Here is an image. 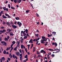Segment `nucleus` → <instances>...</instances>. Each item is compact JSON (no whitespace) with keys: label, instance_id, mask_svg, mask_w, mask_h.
<instances>
[{"label":"nucleus","instance_id":"nucleus-1","mask_svg":"<svg viewBox=\"0 0 62 62\" xmlns=\"http://www.w3.org/2000/svg\"><path fill=\"white\" fill-rule=\"evenodd\" d=\"M17 24L19 25L20 27L22 25V23L20 22H18L17 23Z\"/></svg>","mask_w":62,"mask_h":62},{"label":"nucleus","instance_id":"nucleus-2","mask_svg":"<svg viewBox=\"0 0 62 62\" xmlns=\"http://www.w3.org/2000/svg\"><path fill=\"white\" fill-rule=\"evenodd\" d=\"M15 54H13V58H16V59H18V58H17V56H15Z\"/></svg>","mask_w":62,"mask_h":62},{"label":"nucleus","instance_id":"nucleus-3","mask_svg":"<svg viewBox=\"0 0 62 62\" xmlns=\"http://www.w3.org/2000/svg\"><path fill=\"white\" fill-rule=\"evenodd\" d=\"M52 45H55V46L56 47V46H57V43H56V42H55V43H52Z\"/></svg>","mask_w":62,"mask_h":62},{"label":"nucleus","instance_id":"nucleus-4","mask_svg":"<svg viewBox=\"0 0 62 62\" xmlns=\"http://www.w3.org/2000/svg\"><path fill=\"white\" fill-rule=\"evenodd\" d=\"M3 61H4V60H5V58L4 57H3L1 58V61H0V62H2V61L3 60Z\"/></svg>","mask_w":62,"mask_h":62},{"label":"nucleus","instance_id":"nucleus-5","mask_svg":"<svg viewBox=\"0 0 62 62\" xmlns=\"http://www.w3.org/2000/svg\"><path fill=\"white\" fill-rule=\"evenodd\" d=\"M12 26L13 28H14V29H15V28H16L17 27V26L15 25H12Z\"/></svg>","mask_w":62,"mask_h":62},{"label":"nucleus","instance_id":"nucleus-6","mask_svg":"<svg viewBox=\"0 0 62 62\" xmlns=\"http://www.w3.org/2000/svg\"><path fill=\"white\" fill-rule=\"evenodd\" d=\"M40 53H44L45 54L46 53V52L45 51L43 50H42L41 51Z\"/></svg>","mask_w":62,"mask_h":62},{"label":"nucleus","instance_id":"nucleus-7","mask_svg":"<svg viewBox=\"0 0 62 62\" xmlns=\"http://www.w3.org/2000/svg\"><path fill=\"white\" fill-rule=\"evenodd\" d=\"M16 55H18V56H19V55H20V52H16Z\"/></svg>","mask_w":62,"mask_h":62},{"label":"nucleus","instance_id":"nucleus-8","mask_svg":"<svg viewBox=\"0 0 62 62\" xmlns=\"http://www.w3.org/2000/svg\"><path fill=\"white\" fill-rule=\"evenodd\" d=\"M41 40H42V41H46L47 40L46 39V38H45L43 39H42Z\"/></svg>","mask_w":62,"mask_h":62},{"label":"nucleus","instance_id":"nucleus-9","mask_svg":"<svg viewBox=\"0 0 62 62\" xmlns=\"http://www.w3.org/2000/svg\"><path fill=\"white\" fill-rule=\"evenodd\" d=\"M10 36H14V34H13L12 32L9 33Z\"/></svg>","mask_w":62,"mask_h":62},{"label":"nucleus","instance_id":"nucleus-10","mask_svg":"<svg viewBox=\"0 0 62 62\" xmlns=\"http://www.w3.org/2000/svg\"><path fill=\"white\" fill-rule=\"evenodd\" d=\"M56 52H55V53H58V52H59V51H60L57 48H56Z\"/></svg>","mask_w":62,"mask_h":62},{"label":"nucleus","instance_id":"nucleus-11","mask_svg":"<svg viewBox=\"0 0 62 62\" xmlns=\"http://www.w3.org/2000/svg\"><path fill=\"white\" fill-rule=\"evenodd\" d=\"M3 45H5V46H7V43L4 41H3Z\"/></svg>","mask_w":62,"mask_h":62},{"label":"nucleus","instance_id":"nucleus-12","mask_svg":"<svg viewBox=\"0 0 62 62\" xmlns=\"http://www.w3.org/2000/svg\"><path fill=\"white\" fill-rule=\"evenodd\" d=\"M9 56L10 57V58H11L12 57V56L11 55V54L10 53L9 54Z\"/></svg>","mask_w":62,"mask_h":62},{"label":"nucleus","instance_id":"nucleus-13","mask_svg":"<svg viewBox=\"0 0 62 62\" xmlns=\"http://www.w3.org/2000/svg\"><path fill=\"white\" fill-rule=\"evenodd\" d=\"M22 56H23L22 54H19V58H22Z\"/></svg>","mask_w":62,"mask_h":62},{"label":"nucleus","instance_id":"nucleus-14","mask_svg":"<svg viewBox=\"0 0 62 62\" xmlns=\"http://www.w3.org/2000/svg\"><path fill=\"white\" fill-rule=\"evenodd\" d=\"M27 35H26L24 37H23V39H27Z\"/></svg>","mask_w":62,"mask_h":62},{"label":"nucleus","instance_id":"nucleus-15","mask_svg":"<svg viewBox=\"0 0 62 62\" xmlns=\"http://www.w3.org/2000/svg\"><path fill=\"white\" fill-rule=\"evenodd\" d=\"M2 17L4 19H6V18H7V16H4V15H3Z\"/></svg>","mask_w":62,"mask_h":62},{"label":"nucleus","instance_id":"nucleus-16","mask_svg":"<svg viewBox=\"0 0 62 62\" xmlns=\"http://www.w3.org/2000/svg\"><path fill=\"white\" fill-rule=\"evenodd\" d=\"M15 19L16 20H20V18L19 17H15Z\"/></svg>","mask_w":62,"mask_h":62},{"label":"nucleus","instance_id":"nucleus-17","mask_svg":"<svg viewBox=\"0 0 62 62\" xmlns=\"http://www.w3.org/2000/svg\"><path fill=\"white\" fill-rule=\"evenodd\" d=\"M17 48H18V47H17V46H16V47L14 48V51H16V50H17Z\"/></svg>","mask_w":62,"mask_h":62},{"label":"nucleus","instance_id":"nucleus-18","mask_svg":"<svg viewBox=\"0 0 62 62\" xmlns=\"http://www.w3.org/2000/svg\"><path fill=\"white\" fill-rule=\"evenodd\" d=\"M21 2H22V0H18V1L17 3H20Z\"/></svg>","mask_w":62,"mask_h":62},{"label":"nucleus","instance_id":"nucleus-19","mask_svg":"<svg viewBox=\"0 0 62 62\" xmlns=\"http://www.w3.org/2000/svg\"><path fill=\"white\" fill-rule=\"evenodd\" d=\"M18 0H14V2L15 3H17V1H18Z\"/></svg>","mask_w":62,"mask_h":62},{"label":"nucleus","instance_id":"nucleus-20","mask_svg":"<svg viewBox=\"0 0 62 62\" xmlns=\"http://www.w3.org/2000/svg\"><path fill=\"white\" fill-rule=\"evenodd\" d=\"M44 60H45V61H46V60H47L48 59L47 58V57H45L44 58Z\"/></svg>","mask_w":62,"mask_h":62},{"label":"nucleus","instance_id":"nucleus-21","mask_svg":"<svg viewBox=\"0 0 62 62\" xmlns=\"http://www.w3.org/2000/svg\"><path fill=\"white\" fill-rule=\"evenodd\" d=\"M21 49H23V45H21Z\"/></svg>","mask_w":62,"mask_h":62},{"label":"nucleus","instance_id":"nucleus-22","mask_svg":"<svg viewBox=\"0 0 62 62\" xmlns=\"http://www.w3.org/2000/svg\"><path fill=\"white\" fill-rule=\"evenodd\" d=\"M28 31L27 29H26L25 30V32H26V33H27V34L28 33Z\"/></svg>","mask_w":62,"mask_h":62},{"label":"nucleus","instance_id":"nucleus-23","mask_svg":"<svg viewBox=\"0 0 62 62\" xmlns=\"http://www.w3.org/2000/svg\"><path fill=\"white\" fill-rule=\"evenodd\" d=\"M29 11H30V10H28L26 11V12L27 13H29Z\"/></svg>","mask_w":62,"mask_h":62},{"label":"nucleus","instance_id":"nucleus-24","mask_svg":"<svg viewBox=\"0 0 62 62\" xmlns=\"http://www.w3.org/2000/svg\"><path fill=\"white\" fill-rule=\"evenodd\" d=\"M24 58H28V56H27V55H26L24 57Z\"/></svg>","mask_w":62,"mask_h":62},{"label":"nucleus","instance_id":"nucleus-25","mask_svg":"<svg viewBox=\"0 0 62 62\" xmlns=\"http://www.w3.org/2000/svg\"><path fill=\"white\" fill-rule=\"evenodd\" d=\"M41 40V43H45V42H44L43 41H42V40Z\"/></svg>","mask_w":62,"mask_h":62},{"label":"nucleus","instance_id":"nucleus-26","mask_svg":"<svg viewBox=\"0 0 62 62\" xmlns=\"http://www.w3.org/2000/svg\"><path fill=\"white\" fill-rule=\"evenodd\" d=\"M35 34V36H36L37 37H39V34Z\"/></svg>","mask_w":62,"mask_h":62},{"label":"nucleus","instance_id":"nucleus-27","mask_svg":"<svg viewBox=\"0 0 62 62\" xmlns=\"http://www.w3.org/2000/svg\"><path fill=\"white\" fill-rule=\"evenodd\" d=\"M16 43V42H15V41H13L12 42V43L13 44H12L14 45V44H15Z\"/></svg>","mask_w":62,"mask_h":62},{"label":"nucleus","instance_id":"nucleus-28","mask_svg":"<svg viewBox=\"0 0 62 62\" xmlns=\"http://www.w3.org/2000/svg\"><path fill=\"white\" fill-rule=\"evenodd\" d=\"M3 53L5 54H6V51L5 50L3 52Z\"/></svg>","mask_w":62,"mask_h":62},{"label":"nucleus","instance_id":"nucleus-29","mask_svg":"<svg viewBox=\"0 0 62 62\" xmlns=\"http://www.w3.org/2000/svg\"><path fill=\"white\" fill-rule=\"evenodd\" d=\"M4 40L5 41H7L8 40V39L6 37H5V38L4 39Z\"/></svg>","mask_w":62,"mask_h":62},{"label":"nucleus","instance_id":"nucleus-30","mask_svg":"<svg viewBox=\"0 0 62 62\" xmlns=\"http://www.w3.org/2000/svg\"><path fill=\"white\" fill-rule=\"evenodd\" d=\"M6 7H4L3 8V9L5 11V10H6Z\"/></svg>","mask_w":62,"mask_h":62},{"label":"nucleus","instance_id":"nucleus-31","mask_svg":"<svg viewBox=\"0 0 62 62\" xmlns=\"http://www.w3.org/2000/svg\"><path fill=\"white\" fill-rule=\"evenodd\" d=\"M6 31L5 30H3L2 31V32H3V33H4L5 32H6Z\"/></svg>","mask_w":62,"mask_h":62},{"label":"nucleus","instance_id":"nucleus-32","mask_svg":"<svg viewBox=\"0 0 62 62\" xmlns=\"http://www.w3.org/2000/svg\"><path fill=\"white\" fill-rule=\"evenodd\" d=\"M11 8H12V9H15V8L13 7H11Z\"/></svg>","mask_w":62,"mask_h":62},{"label":"nucleus","instance_id":"nucleus-33","mask_svg":"<svg viewBox=\"0 0 62 62\" xmlns=\"http://www.w3.org/2000/svg\"><path fill=\"white\" fill-rule=\"evenodd\" d=\"M0 12L1 14H4V12L3 11H1Z\"/></svg>","mask_w":62,"mask_h":62},{"label":"nucleus","instance_id":"nucleus-34","mask_svg":"<svg viewBox=\"0 0 62 62\" xmlns=\"http://www.w3.org/2000/svg\"><path fill=\"white\" fill-rule=\"evenodd\" d=\"M45 36H42V39H45Z\"/></svg>","mask_w":62,"mask_h":62},{"label":"nucleus","instance_id":"nucleus-35","mask_svg":"<svg viewBox=\"0 0 62 62\" xmlns=\"http://www.w3.org/2000/svg\"><path fill=\"white\" fill-rule=\"evenodd\" d=\"M32 40H33L32 39H30V41L29 42V43H30V42H31L32 41Z\"/></svg>","mask_w":62,"mask_h":62},{"label":"nucleus","instance_id":"nucleus-36","mask_svg":"<svg viewBox=\"0 0 62 62\" xmlns=\"http://www.w3.org/2000/svg\"><path fill=\"white\" fill-rule=\"evenodd\" d=\"M8 7L9 8H10V5H9V4H8Z\"/></svg>","mask_w":62,"mask_h":62},{"label":"nucleus","instance_id":"nucleus-37","mask_svg":"<svg viewBox=\"0 0 62 62\" xmlns=\"http://www.w3.org/2000/svg\"><path fill=\"white\" fill-rule=\"evenodd\" d=\"M7 39H8L9 38H10V37H9V36H7Z\"/></svg>","mask_w":62,"mask_h":62},{"label":"nucleus","instance_id":"nucleus-38","mask_svg":"<svg viewBox=\"0 0 62 62\" xmlns=\"http://www.w3.org/2000/svg\"><path fill=\"white\" fill-rule=\"evenodd\" d=\"M23 35H24V37L25 35H26V33H23Z\"/></svg>","mask_w":62,"mask_h":62},{"label":"nucleus","instance_id":"nucleus-39","mask_svg":"<svg viewBox=\"0 0 62 62\" xmlns=\"http://www.w3.org/2000/svg\"><path fill=\"white\" fill-rule=\"evenodd\" d=\"M51 56H52L53 57H54V54H52L51 55Z\"/></svg>","mask_w":62,"mask_h":62},{"label":"nucleus","instance_id":"nucleus-40","mask_svg":"<svg viewBox=\"0 0 62 62\" xmlns=\"http://www.w3.org/2000/svg\"><path fill=\"white\" fill-rule=\"evenodd\" d=\"M13 44H12L11 45V46H10V48H12V46H13Z\"/></svg>","mask_w":62,"mask_h":62},{"label":"nucleus","instance_id":"nucleus-41","mask_svg":"<svg viewBox=\"0 0 62 62\" xmlns=\"http://www.w3.org/2000/svg\"><path fill=\"white\" fill-rule=\"evenodd\" d=\"M4 28H5L3 26L1 27V29H3Z\"/></svg>","mask_w":62,"mask_h":62},{"label":"nucleus","instance_id":"nucleus-42","mask_svg":"<svg viewBox=\"0 0 62 62\" xmlns=\"http://www.w3.org/2000/svg\"><path fill=\"white\" fill-rule=\"evenodd\" d=\"M52 34H56V32H52Z\"/></svg>","mask_w":62,"mask_h":62},{"label":"nucleus","instance_id":"nucleus-43","mask_svg":"<svg viewBox=\"0 0 62 62\" xmlns=\"http://www.w3.org/2000/svg\"><path fill=\"white\" fill-rule=\"evenodd\" d=\"M19 51L20 53H22V51H21V49H20L19 50Z\"/></svg>","mask_w":62,"mask_h":62},{"label":"nucleus","instance_id":"nucleus-44","mask_svg":"<svg viewBox=\"0 0 62 62\" xmlns=\"http://www.w3.org/2000/svg\"><path fill=\"white\" fill-rule=\"evenodd\" d=\"M8 14H5V16H8Z\"/></svg>","mask_w":62,"mask_h":62},{"label":"nucleus","instance_id":"nucleus-45","mask_svg":"<svg viewBox=\"0 0 62 62\" xmlns=\"http://www.w3.org/2000/svg\"><path fill=\"white\" fill-rule=\"evenodd\" d=\"M2 38H0V41H2Z\"/></svg>","mask_w":62,"mask_h":62},{"label":"nucleus","instance_id":"nucleus-46","mask_svg":"<svg viewBox=\"0 0 62 62\" xmlns=\"http://www.w3.org/2000/svg\"><path fill=\"white\" fill-rule=\"evenodd\" d=\"M28 59H27V58L25 60V62H26V61H28Z\"/></svg>","mask_w":62,"mask_h":62},{"label":"nucleus","instance_id":"nucleus-47","mask_svg":"<svg viewBox=\"0 0 62 62\" xmlns=\"http://www.w3.org/2000/svg\"><path fill=\"white\" fill-rule=\"evenodd\" d=\"M7 25H8V24L9 26H10L9 24V23H8V22H7Z\"/></svg>","mask_w":62,"mask_h":62},{"label":"nucleus","instance_id":"nucleus-48","mask_svg":"<svg viewBox=\"0 0 62 62\" xmlns=\"http://www.w3.org/2000/svg\"><path fill=\"white\" fill-rule=\"evenodd\" d=\"M9 50V49L8 48V47L7 48V49H6V51H8Z\"/></svg>","mask_w":62,"mask_h":62},{"label":"nucleus","instance_id":"nucleus-49","mask_svg":"<svg viewBox=\"0 0 62 62\" xmlns=\"http://www.w3.org/2000/svg\"><path fill=\"white\" fill-rule=\"evenodd\" d=\"M11 31V30L10 29H9V31H8V32H10V31Z\"/></svg>","mask_w":62,"mask_h":62},{"label":"nucleus","instance_id":"nucleus-50","mask_svg":"<svg viewBox=\"0 0 62 62\" xmlns=\"http://www.w3.org/2000/svg\"><path fill=\"white\" fill-rule=\"evenodd\" d=\"M25 51L27 53V49L26 48L25 49Z\"/></svg>","mask_w":62,"mask_h":62},{"label":"nucleus","instance_id":"nucleus-51","mask_svg":"<svg viewBox=\"0 0 62 62\" xmlns=\"http://www.w3.org/2000/svg\"><path fill=\"white\" fill-rule=\"evenodd\" d=\"M48 37H52V36L48 34Z\"/></svg>","mask_w":62,"mask_h":62},{"label":"nucleus","instance_id":"nucleus-52","mask_svg":"<svg viewBox=\"0 0 62 62\" xmlns=\"http://www.w3.org/2000/svg\"><path fill=\"white\" fill-rule=\"evenodd\" d=\"M8 60L9 61H10V58H8Z\"/></svg>","mask_w":62,"mask_h":62},{"label":"nucleus","instance_id":"nucleus-53","mask_svg":"<svg viewBox=\"0 0 62 62\" xmlns=\"http://www.w3.org/2000/svg\"><path fill=\"white\" fill-rule=\"evenodd\" d=\"M6 10L7 11H8V8H6Z\"/></svg>","mask_w":62,"mask_h":62},{"label":"nucleus","instance_id":"nucleus-54","mask_svg":"<svg viewBox=\"0 0 62 62\" xmlns=\"http://www.w3.org/2000/svg\"><path fill=\"white\" fill-rule=\"evenodd\" d=\"M36 15L38 17L39 16V15L38 14H37Z\"/></svg>","mask_w":62,"mask_h":62},{"label":"nucleus","instance_id":"nucleus-55","mask_svg":"<svg viewBox=\"0 0 62 62\" xmlns=\"http://www.w3.org/2000/svg\"><path fill=\"white\" fill-rule=\"evenodd\" d=\"M8 18H11V17L9 15H8Z\"/></svg>","mask_w":62,"mask_h":62},{"label":"nucleus","instance_id":"nucleus-56","mask_svg":"<svg viewBox=\"0 0 62 62\" xmlns=\"http://www.w3.org/2000/svg\"><path fill=\"white\" fill-rule=\"evenodd\" d=\"M30 45H27V46H28V48H29V47H30Z\"/></svg>","mask_w":62,"mask_h":62},{"label":"nucleus","instance_id":"nucleus-57","mask_svg":"<svg viewBox=\"0 0 62 62\" xmlns=\"http://www.w3.org/2000/svg\"><path fill=\"white\" fill-rule=\"evenodd\" d=\"M27 54L28 55H30V54L29 53V52H28Z\"/></svg>","mask_w":62,"mask_h":62},{"label":"nucleus","instance_id":"nucleus-58","mask_svg":"<svg viewBox=\"0 0 62 62\" xmlns=\"http://www.w3.org/2000/svg\"><path fill=\"white\" fill-rule=\"evenodd\" d=\"M13 49H14V48H13V47H12L11 49V51H12Z\"/></svg>","mask_w":62,"mask_h":62},{"label":"nucleus","instance_id":"nucleus-59","mask_svg":"<svg viewBox=\"0 0 62 62\" xmlns=\"http://www.w3.org/2000/svg\"><path fill=\"white\" fill-rule=\"evenodd\" d=\"M17 42H18V45H20V42H19V41H18Z\"/></svg>","mask_w":62,"mask_h":62},{"label":"nucleus","instance_id":"nucleus-60","mask_svg":"<svg viewBox=\"0 0 62 62\" xmlns=\"http://www.w3.org/2000/svg\"><path fill=\"white\" fill-rule=\"evenodd\" d=\"M17 23V22L15 21V22L14 24H16Z\"/></svg>","mask_w":62,"mask_h":62},{"label":"nucleus","instance_id":"nucleus-61","mask_svg":"<svg viewBox=\"0 0 62 62\" xmlns=\"http://www.w3.org/2000/svg\"><path fill=\"white\" fill-rule=\"evenodd\" d=\"M0 32H1V33H3V31H2L1 30H0Z\"/></svg>","mask_w":62,"mask_h":62},{"label":"nucleus","instance_id":"nucleus-62","mask_svg":"<svg viewBox=\"0 0 62 62\" xmlns=\"http://www.w3.org/2000/svg\"><path fill=\"white\" fill-rule=\"evenodd\" d=\"M36 54L35 55L34 57L35 59H36Z\"/></svg>","mask_w":62,"mask_h":62},{"label":"nucleus","instance_id":"nucleus-63","mask_svg":"<svg viewBox=\"0 0 62 62\" xmlns=\"http://www.w3.org/2000/svg\"><path fill=\"white\" fill-rule=\"evenodd\" d=\"M48 54H49V55H51V52L48 53Z\"/></svg>","mask_w":62,"mask_h":62},{"label":"nucleus","instance_id":"nucleus-64","mask_svg":"<svg viewBox=\"0 0 62 62\" xmlns=\"http://www.w3.org/2000/svg\"><path fill=\"white\" fill-rule=\"evenodd\" d=\"M11 24H14L12 22H11Z\"/></svg>","mask_w":62,"mask_h":62}]
</instances>
